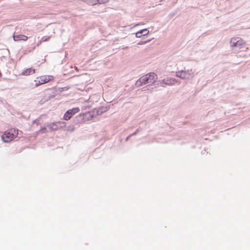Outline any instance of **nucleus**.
<instances>
[{
  "instance_id": "9b49d317",
  "label": "nucleus",
  "mask_w": 250,
  "mask_h": 250,
  "mask_svg": "<svg viewBox=\"0 0 250 250\" xmlns=\"http://www.w3.org/2000/svg\"><path fill=\"white\" fill-rule=\"evenodd\" d=\"M163 83L166 84L170 85L174 84L176 81L174 78L164 79L163 81Z\"/></svg>"
},
{
  "instance_id": "39448f33",
  "label": "nucleus",
  "mask_w": 250,
  "mask_h": 250,
  "mask_svg": "<svg viewBox=\"0 0 250 250\" xmlns=\"http://www.w3.org/2000/svg\"><path fill=\"white\" fill-rule=\"evenodd\" d=\"M176 76L182 79H188L192 77V73L189 70H181L176 72Z\"/></svg>"
},
{
  "instance_id": "4468645a",
  "label": "nucleus",
  "mask_w": 250,
  "mask_h": 250,
  "mask_svg": "<svg viewBox=\"0 0 250 250\" xmlns=\"http://www.w3.org/2000/svg\"><path fill=\"white\" fill-rule=\"evenodd\" d=\"M49 37L46 38L45 39H44V38H42V41H43V42L47 41H48L49 40Z\"/></svg>"
},
{
  "instance_id": "f8f14e48",
  "label": "nucleus",
  "mask_w": 250,
  "mask_h": 250,
  "mask_svg": "<svg viewBox=\"0 0 250 250\" xmlns=\"http://www.w3.org/2000/svg\"><path fill=\"white\" fill-rule=\"evenodd\" d=\"M245 44V42H244L243 40H242V42H238L237 46L241 47L242 46L244 45Z\"/></svg>"
},
{
  "instance_id": "f03ea898",
  "label": "nucleus",
  "mask_w": 250,
  "mask_h": 250,
  "mask_svg": "<svg viewBox=\"0 0 250 250\" xmlns=\"http://www.w3.org/2000/svg\"><path fill=\"white\" fill-rule=\"evenodd\" d=\"M18 135V130L11 128L5 131L1 136L2 140L5 143L10 142L16 138Z\"/></svg>"
},
{
  "instance_id": "7ed1b4c3",
  "label": "nucleus",
  "mask_w": 250,
  "mask_h": 250,
  "mask_svg": "<svg viewBox=\"0 0 250 250\" xmlns=\"http://www.w3.org/2000/svg\"><path fill=\"white\" fill-rule=\"evenodd\" d=\"M54 80V77L50 75H42L36 78L34 80L35 86L37 87Z\"/></svg>"
},
{
  "instance_id": "ddd939ff",
  "label": "nucleus",
  "mask_w": 250,
  "mask_h": 250,
  "mask_svg": "<svg viewBox=\"0 0 250 250\" xmlns=\"http://www.w3.org/2000/svg\"><path fill=\"white\" fill-rule=\"evenodd\" d=\"M40 131L41 132V133H45L46 132V127H42V128Z\"/></svg>"
},
{
  "instance_id": "0eeeda50",
  "label": "nucleus",
  "mask_w": 250,
  "mask_h": 250,
  "mask_svg": "<svg viewBox=\"0 0 250 250\" xmlns=\"http://www.w3.org/2000/svg\"><path fill=\"white\" fill-rule=\"evenodd\" d=\"M28 38L24 35H17L13 36V39L15 41H26Z\"/></svg>"
},
{
  "instance_id": "6e6552de",
  "label": "nucleus",
  "mask_w": 250,
  "mask_h": 250,
  "mask_svg": "<svg viewBox=\"0 0 250 250\" xmlns=\"http://www.w3.org/2000/svg\"><path fill=\"white\" fill-rule=\"evenodd\" d=\"M242 42V40L239 38H233L231 39L230 43L232 47H237L238 46V42Z\"/></svg>"
},
{
  "instance_id": "1a4fd4ad",
  "label": "nucleus",
  "mask_w": 250,
  "mask_h": 250,
  "mask_svg": "<svg viewBox=\"0 0 250 250\" xmlns=\"http://www.w3.org/2000/svg\"><path fill=\"white\" fill-rule=\"evenodd\" d=\"M35 73V69H32V68H27L26 70H24L21 74L24 76H28L30 74H33Z\"/></svg>"
},
{
  "instance_id": "f257e3e1",
  "label": "nucleus",
  "mask_w": 250,
  "mask_h": 250,
  "mask_svg": "<svg viewBox=\"0 0 250 250\" xmlns=\"http://www.w3.org/2000/svg\"><path fill=\"white\" fill-rule=\"evenodd\" d=\"M158 77L154 73H149L141 77L135 83L137 87L141 86L144 84H151L154 83Z\"/></svg>"
},
{
  "instance_id": "423d86ee",
  "label": "nucleus",
  "mask_w": 250,
  "mask_h": 250,
  "mask_svg": "<svg viewBox=\"0 0 250 250\" xmlns=\"http://www.w3.org/2000/svg\"><path fill=\"white\" fill-rule=\"evenodd\" d=\"M79 111L80 108L79 107H75L69 109L65 113L63 116V119L66 121L69 120L73 115L78 113Z\"/></svg>"
},
{
  "instance_id": "2eb2a0df",
  "label": "nucleus",
  "mask_w": 250,
  "mask_h": 250,
  "mask_svg": "<svg viewBox=\"0 0 250 250\" xmlns=\"http://www.w3.org/2000/svg\"><path fill=\"white\" fill-rule=\"evenodd\" d=\"M146 42H139L138 44H143L145 43H146Z\"/></svg>"
},
{
  "instance_id": "20e7f679",
  "label": "nucleus",
  "mask_w": 250,
  "mask_h": 250,
  "mask_svg": "<svg viewBox=\"0 0 250 250\" xmlns=\"http://www.w3.org/2000/svg\"><path fill=\"white\" fill-rule=\"evenodd\" d=\"M65 123L63 122L59 121L57 122L51 123L47 125V126L51 130H57L62 128L63 126H64Z\"/></svg>"
},
{
  "instance_id": "dca6fc26",
  "label": "nucleus",
  "mask_w": 250,
  "mask_h": 250,
  "mask_svg": "<svg viewBox=\"0 0 250 250\" xmlns=\"http://www.w3.org/2000/svg\"><path fill=\"white\" fill-rule=\"evenodd\" d=\"M145 33H146L145 32H143V34H144Z\"/></svg>"
},
{
  "instance_id": "9d476101",
  "label": "nucleus",
  "mask_w": 250,
  "mask_h": 250,
  "mask_svg": "<svg viewBox=\"0 0 250 250\" xmlns=\"http://www.w3.org/2000/svg\"><path fill=\"white\" fill-rule=\"evenodd\" d=\"M149 33V31L145 29L140 30L136 33V36L137 38H141L143 35L145 36L147 35Z\"/></svg>"
}]
</instances>
